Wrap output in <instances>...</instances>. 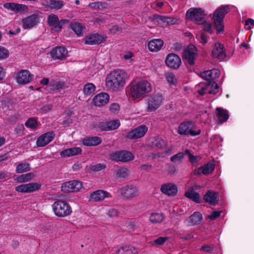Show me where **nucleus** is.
<instances>
[{"mask_svg":"<svg viewBox=\"0 0 254 254\" xmlns=\"http://www.w3.org/2000/svg\"><path fill=\"white\" fill-rule=\"evenodd\" d=\"M127 73L121 70H115L108 74L106 78L107 88L114 91L120 90L125 84Z\"/></svg>","mask_w":254,"mask_h":254,"instance_id":"obj_1","label":"nucleus"},{"mask_svg":"<svg viewBox=\"0 0 254 254\" xmlns=\"http://www.w3.org/2000/svg\"><path fill=\"white\" fill-rule=\"evenodd\" d=\"M228 6H221L216 9L213 14L214 26L218 34L223 33L224 30L222 22L225 14L228 12Z\"/></svg>","mask_w":254,"mask_h":254,"instance_id":"obj_2","label":"nucleus"},{"mask_svg":"<svg viewBox=\"0 0 254 254\" xmlns=\"http://www.w3.org/2000/svg\"><path fill=\"white\" fill-rule=\"evenodd\" d=\"M52 207L55 214L58 217L66 216L72 212L71 207L65 201H56L52 205Z\"/></svg>","mask_w":254,"mask_h":254,"instance_id":"obj_3","label":"nucleus"},{"mask_svg":"<svg viewBox=\"0 0 254 254\" xmlns=\"http://www.w3.org/2000/svg\"><path fill=\"white\" fill-rule=\"evenodd\" d=\"M130 94L133 98H139L145 93L151 91L150 84L147 81L138 82L132 85L130 88Z\"/></svg>","mask_w":254,"mask_h":254,"instance_id":"obj_4","label":"nucleus"},{"mask_svg":"<svg viewBox=\"0 0 254 254\" xmlns=\"http://www.w3.org/2000/svg\"><path fill=\"white\" fill-rule=\"evenodd\" d=\"M204 11L200 8H193L189 9L186 13V17L190 20L194 21L198 24L204 23Z\"/></svg>","mask_w":254,"mask_h":254,"instance_id":"obj_5","label":"nucleus"},{"mask_svg":"<svg viewBox=\"0 0 254 254\" xmlns=\"http://www.w3.org/2000/svg\"><path fill=\"white\" fill-rule=\"evenodd\" d=\"M197 49L192 44L189 45L183 52L182 58L186 59L190 65H194V60L198 56Z\"/></svg>","mask_w":254,"mask_h":254,"instance_id":"obj_6","label":"nucleus"},{"mask_svg":"<svg viewBox=\"0 0 254 254\" xmlns=\"http://www.w3.org/2000/svg\"><path fill=\"white\" fill-rule=\"evenodd\" d=\"M192 122L187 121L182 123L178 127V132L180 134L187 135L190 134L192 136L199 135L200 132V129L195 131L192 129Z\"/></svg>","mask_w":254,"mask_h":254,"instance_id":"obj_7","label":"nucleus"},{"mask_svg":"<svg viewBox=\"0 0 254 254\" xmlns=\"http://www.w3.org/2000/svg\"><path fill=\"white\" fill-rule=\"evenodd\" d=\"M122 196L126 199H131L138 195L137 188L133 185H127L120 189Z\"/></svg>","mask_w":254,"mask_h":254,"instance_id":"obj_8","label":"nucleus"},{"mask_svg":"<svg viewBox=\"0 0 254 254\" xmlns=\"http://www.w3.org/2000/svg\"><path fill=\"white\" fill-rule=\"evenodd\" d=\"M166 65L174 69H178L182 64L180 57L175 53L169 54L165 59Z\"/></svg>","mask_w":254,"mask_h":254,"instance_id":"obj_9","label":"nucleus"},{"mask_svg":"<svg viewBox=\"0 0 254 254\" xmlns=\"http://www.w3.org/2000/svg\"><path fill=\"white\" fill-rule=\"evenodd\" d=\"M163 100V96L159 94L150 97L148 99V111L149 112L155 111L160 106Z\"/></svg>","mask_w":254,"mask_h":254,"instance_id":"obj_10","label":"nucleus"},{"mask_svg":"<svg viewBox=\"0 0 254 254\" xmlns=\"http://www.w3.org/2000/svg\"><path fill=\"white\" fill-rule=\"evenodd\" d=\"M41 183H28L22 184L15 188V190L23 193H29L40 190L41 188Z\"/></svg>","mask_w":254,"mask_h":254,"instance_id":"obj_11","label":"nucleus"},{"mask_svg":"<svg viewBox=\"0 0 254 254\" xmlns=\"http://www.w3.org/2000/svg\"><path fill=\"white\" fill-rule=\"evenodd\" d=\"M82 187L81 182L73 180L65 182L62 186V190L65 192H76L79 191Z\"/></svg>","mask_w":254,"mask_h":254,"instance_id":"obj_12","label":"nucleus"},{"mask_svg":"<svg viewBox=\"0 0 254 254\" xmlns=\"http://www.w3.org/2000/svg\"><path fill=\"white\" fill-rule=\"evenodd\" d=\"M147 130L148 128L145 125H140L129 131L127 136V138L130 139L140 138L145 135Z\"/></svg>","mask_w":254,"mask_h":254,"instance_id":"obj_13","label":"nucleus"},{"mask_svg":"<svg viewBox=\"0 0 254 254\" xmlns=\"http://www.w3.org/2000/svg\"><path fill=\"white\" fill-rule=\"evenodd\" d=\"M40 15L38 12L23 19V27L24 29L31 28L35 26L38 22Z\"/></svg>","mask_w":254,"mask_h":254,"instance_id":"obj_14","label":"nucleus"},{"mask_svg":"<svg viewBox=\"0 0 254 254\" xmlns=\"http://www.w3.org/2000/svg\"><path fill=\"white\" fill-rule=\"evenodd\" d=\"M106 36H102L98 33L91 34L85 38V44L89 45H99L106 41Z\"/></svg>","mask_w":254,"mask_h":254,"instance_id":"obj_15","label":"nucleus"},{"mask_svg":"<svg viewBox=\"0 0 254 254\" xmlns=\"http://www.w3.org/2000/svg\"><path fill=\"white\" fill-rule=\"evenodd\" d=\"M33 75L28 70L22 69L16 75V80L18 83L25 84L30 82L33 79Z\"/></svg>","mask_w":254,"mask_h":254,"instance_id":"obj_16","label":"nucleus"},{"mask_svg":"<svg viewBox=\"0 0 254 254\" xmlns=\"http://www.w3.org/2000/svg\"><path fill=\"white\" fill-rule=\"evenodd\" d=\"M212 56L213 58L222 61L226 57L224 46L220 43H216L214 45V48L212 51Z\"/></svg>","mask_w":254,"mask_h":254,"instance_id":"obj_17","label":"nucleus"},{"mask_svg":"<svg viewBox=\"0 0 254 254\" xmlns=\"http://www.w3.org/2000/svg\"><path fill=\"white\" fill-rule=\"evenodd\" d=\"M215 166V161L214 160H212V161L209 162L195 170L194 174L195 175H200L201 174L208 175L213 171Z\"/></svg>","mask_w":254,"mask_h":254,"instance_id":"obj_18","label":"nucleus"},{"mask_svg":"<svg viewBox=\"0 0 254 254\" xmlns=\"http://www.w3.org/2000/svg\"><path fill=\"white\" fill-rule=\"evenodd\" d=\"M55 136L53 131L46 132L39 136L36 141L38 147H43L51 142Z\"/></svg>","mask_w":254,"mask_h":254,"instance_id":"obj_19","label":"nucleus"},{"mask_svg":"<svg viewBox=\"0 0 254 254\" xmlns=\"http://www.w3.org/2000/svg\"><path fill=\"white\" fill-rule=\"evenodd\" d=\"M161 190L162 193L170 196H174L178 192V187L177 185L173 183H167L162 185Z\"/></svg>","mask_w":254,"mask_h":254,"instance_id":"obj_20","label":"nucleus"},{"mask_svg":"<svg viewBox=\"0 0 254 254\" xmlns=\"http://www.w3.org/2000/svg\"><path fill=\"white\" fill-rule=\"evenodd\" d=\"M109 100V94L105 92H102L96 95L93 98V102L96 106L101 107L105 105Z\"/></svg>","mask_w":254,"mask_h":254,"instance_id":"obj_21","label":"nucleus"},{"mask_svg":"<svg viewBox=\"0 0 254 254\" xmlns=\"http://www.w3.org/2000/svg\"><path fill=\"white\" fill-rule=\"evenodd\" d=\"M203 200L212 205H215L219 201L218 193L210 190H208L203 196Z\"/></svg>","mask_w":254,"mask_h":254,"instance_id":"obj_22","label":"nucleus"},{"mask_svg":"<svg viewBox=\"0 0 254 254\" xmlns=\"http://www.w3.org/2000/svg\"><path fill=\"white\" fill-rule=\"evenodd\" d=\"M52 57L56 60H63L67 54L66 49L63 47H58L53 49L50 52Z\"/></svg>","mask_w":254,"mask_h":254,"instance_id":"obj_23","label":"nucleus"},{"mask_svg":"<svg viewBox=\"0 0 254 254\" xmlns=\"http://www.w3.org/2000/svg\"><path fill=\"white\" fill-rule=\"evenodd\" d=\"M111 159H134L132 153L127 150L116 151L110 154Z\"/></svg>","mask_w":254,"mask_h":254,"instance_id":"obj_24","label":"nucleus"},{"mask_svg":"<svg viewBox=\"0 0 254 254\" xmlns=\"http://www.w3.org/2000/svg\"><path fill=\"white\" fill-rule=\"evenodd\" d=\"M184 195L195 203H201L202 202L199 194L194 191L193 188H190L188 190L185 192Z\"/></svg>","mask_w":254,"mask_h":254,"instance_id":"obj_25","label":"nucleus"},{"mask_svg":"<svg viewBox=\"0 0 254 254\" xmlns=\"http://www.w3.org/2000/svg\"><path fill=\"white\" fill-rule=\"evenodd\" d=\"M164 44V41L161 39H153L148 43V48L151 52L159 51Z\"/></svg>","mask_w":254,"mask_h":254,"instance_id":"obj_26","label":"nucleus"},{"mask_svg":"<svg viewBox=\"0 0 254 254\" xmlns=\"http://www.w3.org/2000/svg\"><path fill=\"white\" fill-rule=\"evenodd\" d=\"M109 193L103 190H98L90 194V197L91 199L95 201H100L108 196Z\"/></svg>","mask_w":254,"mask_h":254,"instance_id":"obj_27","label":"nucleus"},{"mask_svg":"<svg viewBox=\"0 0 254 254\" xmlns=\"http://www.w3.org/2000/svg\"><path fill=\"white\" fill-rule=\"evenodd\" d=\"M101 142V138L98 136L89 137L82 140L83 144L86 146H96Z\"/></svg>","mask_w":254,"mask_h":254,"instance_id":"obj_28","label":"nucleus"},{"mask_svg":"<svg viewBox=\"0 0 254 254\" xmlns=\"http://www.w3.org/2000/svg\"><path fill=\"white\" fill-rule=\"evenodd\" d=\"M45 4L52 9H59L64 5V2L62 0H47Z\"/></svg>","mask_w":254,"mask_h":254,"instance_id":"obj_29","label":"nucleus"},{"mask_svg":"<svg viewBox=\"0 0 254 254\" xmlns=\"http://www.w3.org/2000/svg\"><path fill=\"white\" fill-rule=\"evenodd\" d=\"M202 219L201 214L199 212H195L189 217V222L191 225H197L200 223Z\"/></svg>","mask_w":254,"mask_h":254,"instance_id":"obj_30","label":"nucleus"},{"mask_svg":"<svg viewBox=\"0 0 254 254\" xmlns=\"http://www.w3.org/2000/svg\"><path fill=\"white\" fill-rule=\"evenodd\" d=\"M185 156H187L189 159H197L198 157V156H194L190 153L189 149H186L184 151L173 155L170 159H183Z\"/></svg>","mask_w":254,"mask_h":254,"instance_id":"obj_31","label":"nucleus"},{"mask_svg":"<svg viewBox=\"0 0 254 254\" xmlns=\"http://www.w3.org/2000/svg\"><path fill=\"white\" fill-rule=\"evenodd\" d=\"M165 219L162 213H152L149 217V220L152 223H161Z\"/></svg>","mask_w":254,"mask_h":254,"instance_id":"obj_32","label":"nucleus"},{"mask_svg":"<svg viewBox=\"0 0 254 254\" xmlns=\"http://www.w3.org/2000/svg\"><path fill=\"white\" fill-rule=\"evenodd\" d=\"M216 110L219 121L221 123H223L228 120L229 115L226 110L220 108H216Z\"/></svg>","mask_w":254,"mask_h":254,"instance_id":"obj_33","label":"nucleus"},{"mask_svg":"<svg viewBox=\"0 0 254 254\" xmlns=\"http://www.w3.org/2000/svg\"><path fill=\"white\" fill-rule=\"evenodd\" d=\"M204 84L206 85L207 89L211 86V89L208 91V94H216L218 92L219 86L214 80H211L210 81H206L204 83Z\"/></svg>","mask_w":254,"mask_h":254,"instance_id":"obj_34","label":"nucleus"},{"mask_svg":"<svg viewBox=\"0 0 254 254\" xmlns=\"http://www.w3.org/2000/svg\"><path fill=\"white\" fill-rule=\"evenodd\" d=\"M171 162L166 164V171L169 175H174L177 172V169L175 165L176 160H171Z\"/></svg>","mask_w":254,"mask_h":254,"instance_id":"obj_35","label":"nucleus"},{"mask_svg":"<svg viewBox=\"0 0 254 254\" xmlns=\"http://www.w3.org/2000/svg\"><path fill=\"white\" fill-rule=\"evenodd\" d=\"M69 27L76 33L78 36H80L82 34L83 29L85 27L83 26L79 23H71L69 25Z\"/></svg>","mask_w":254,"mask_h":254,"instance_id":"obj_36","label":"nucleus"},{"mask_svg":"<svg viewBox=\"0 0 254 254\" xmlns=\"http://www.w3.org/2000/svg\"><path fill=\"white\" fill-rule=\"evenodd\" d=\"M137 253L136 250L134 248H133V251L132 248L130 247H122L119 249L116 253V254H135Z\"/></svg>","mask_w":254,"mask_h":254,"instance_id":"obj_37","label":"nucleus"},{"mask_svg":"<svg viewBox=\"0 0 254 254\" xmlns=\"http://www.w3.org/2000/svg\"><path fill=\"white\" fill-rule=\"evenodd\" d=\"M34 177V173H29L18 176L16 178V180L19 183L26 182L30 181Z\"/></svg>","mask_w":254,"mask_h":254,"instance_id":"obj_38","label":"nucleus"},{"mask_svg":"<svg viewBox=\"0 0 254 254\" xmlns=\"http://www.w3.org/2000/svg\"><path fill=\"white\" fill-rule=\"evenodd\" d=\"M89 6L94 9H103L107 8L108 4L105 2H95L90 3Z\"/></svg>","mask_w":254,"mask_h":254,"instance_id":"obj_39","label":"nucleus"},{"mask_svg":"<svg viewBox=\"0 0 254 254\" xmlns=\"http://www.w3.org/2000/svg\"><path fill=\"white\" fill-rule=\"evenodd\" d=\"M30 170L29 164L27 162L19 164L16 168V171L18 173H22L28 171Z\"/></svg>","mask_w":254,"mask_h":254,"instance_id":"obj_40","label":"nucleus"},{"mask_svg":"<svg viewBox=\"0 0 254 254\" xmlns=\"http://www.w3.org/2000/svg\"><path fill=\"white\" fill-rule=\"evenodd\" d=\"M93 128L97 131L110 130L108 122H100L98 124H95L93 126Z\"/></svg>","mask_w":254,"mask_h":254,"instance_id":"obj_41","label":"nucleus"},{"mask_svg":"<svg viewBox=\"0 0 254 254\" xmlns=\"http://www.w3.org/2000/svg\"><path fill=\"white\" fill-rule=\"evenodd\" d=\"M95 89V85L93 83H88L84 85L83 90L85 95H90L94 93Z\"/></svg>","mask_w":254,"mask_h":254,"instance_id":"obj_42","label":"nucleus"},{"mask_svg":"<svg viewBox=\"0 0 254 254\" xmlns=\"http://www.w3.org/2000/svg\"><path fill=\"white\" fill-rule=\"evenodd\" d=\"M58 21L59 18L57 15L55 14H51L48 16L47 22L49 26L55 27Z\"/></svg>","mask_w":254,"mask_h":254,"instance_id":"obj_43","label":"nucleus"},{"mask_svg":"<svg viewBox=\"0 0 254 254\" xmlns=\"http://www.w3.org/2000/svg\"><path fill=\"white\" fill-rule=\"evenodd\" d=\"M25 126L32 129H35L38 126L37 121L35 118H30L26 122Z\"/></svg>","mask_w":254,"mask_h":254,"instance_id":"obj_44","label":"nucleus"},{"mask_svg":"<svg viewBox=\"0 0 254 254\" xmlns=\"http://www.w3.org/2000/svg\"><path fill=\"white\" fill-rule=\"evenodd\" d=\"M49 86L51 90H59L64 86V82L59 81L56 83H50Z\"/></svg>","mask_w":254,"mask_h":254,"instance_id":"obj_45","label":"nucleus"},{"mask_svg":"<svg viewBox=\"0 0 254 254\" xmlns=\"http://www.w3.org/2000/svg\"><path fill=\"white\" fill-rule=\"evenodd\" d=\"M152 145L158 148L161 149L166 146V143L163 139L161 138H158L157 139H156L155 141L152 142Z\"/></svg>","mask_w":254,"mask_h":254,"instance_id":"obj_46","label":"nucleus"},{"mask_svg":"<svg viewBox=\"0 0 254 254\" xmlns=\"http://www.w3.org/2000/svg\"><path fill=\"white\" fill-rule=\"evenodd\" d=\"M69 22V20L67 19H62L60 21H58L56 26L54 27L55 31L56 32H59L61 30L64 25Z\"/></svg>","mask_w":254,"mask_h":254,"instance_id":"obj_47","label":"nucleus"},{"mask_svg":"<svg viewBox=\"0 0 254 254\" xmlns=\"http://www.w3.org/2000/svg\"><path fill=\"white\" fill-rule=\"evenodd\" d=\"M108 123L109 126L110 130L118 128L120 125V123L118 120L108 122Z\"/></svg>","mask_w":254,"mask_h":254,"instance_id":"obj_48","label":"nucleus"},{"mask_svg":"<svg viewBox=\"0 0 254 254\" xmlns=\"http://www.w3.org/2000/svg\"><path fill=\"white\" fill-rule=\"evenodd\" d=\"M9 51L3 47L0 46V60L6 59L9 56Z\"/></svg>","mask_w":254,"mask_h":254,"instance_id":"obj_49","label":"nucleus"},{"mask_svg":"<svg viewBox=\"0 0 254 254\" xmlns=\"http://www.w3.org/2000/svg\"><path fill=\"white\" fill-rule=\"evenodd\" d=\"M116 175L118 177L124 178L128 175L127 170L124 168L118 169Z\"/></svg>","mask_w":254,"mask_h":254,"instance_id":"obj_50","label":"nucleus"},{"mask_svg":"<svg viewBox=\"0 0 254 254\" xmlns=\"http://www.w3.org/2000/svg\"><path fill=\"white\" fill-rule=\"evenodd\" d=\"M211 72L209 70H204L201 72L199 76L202 78L204 79L206 81H210L211 79Z\"/></svg>","mask_w":254,"mask_h":254,"instance_id":"obj_51","label":"nucleus"},{"mask_svg":"<svg viewBox=\"0 0 254 254\" xmlns=\"http://www.w3.org/2000/svg\"><path fill=\"white\" fill-rule=\"evenodd\" d=\"M168 239V238L167 237H159L153 242V244L159 246L162 245Z\"/></svg>","mask_w":254,"mask_h":254,"instance_id":"obj_52","label":"nucleus"},{"mask_svg":"<svg viewBox=\"0 0 254 254\" xmlns=\"http://www.w3.org/2000/svg\"><path fill=\"white\" fill-rule=\"evenodd\" d=\"M166 79L167 81L171 84H175L176 82V79L175 75L172 72L168 73L166 74Z\"/></svg>","mask_w":254,"mask_h":254,"instance_id":"obj_53","label":"nucleus"},{"mask_svg":"<svg viewBox=\"0 0 254 254\" xmlns=\"http://www.w3.org/2000/svg\"><path fill=\"white\" fill-rule=\"evenodd\" d=\"M221 212L222 211H214L210 215H208L207 218L211 220H214L220 216Z\"/></svg>","mask_w":254,"mask_h":254,"instance_id":"obj_54","label":"nucleus"},{"mask_svg":"<svg viewBox=\"0 0 254 254\" xmlns=\"http://www.w3.org/2000/svg\"><path fill=\"white\" fill-rule=\"evenodd\" d=\"M211 72V80H214L215 79L218 78L219 76L220 71L219 70L213 68L211 70H209Z\"/></svg>","mask_w":254,"mask_h":254,"instance_id":"obj_55","label":"nucleus"},{"mask_svg":"<svg viewBox=\"0 0 254 254\" xmlns=\"http://www.w3.org/2000/svg\"><path fill=\"white\" fill-rule=\"evenodd\" d=\"M82 149L80 147H72L69 148L70 156L81 154Z\"/></svg>","mask_w":254,"mask_h":254,"instance_id":"obj_56","label":"nucleus"},{"mask_svg":"<svg viewBox=\"0 0 254 254\" xmlns=\"http://www.w3.org/2000/svg\"><path fill=\"white\" fill-rule=\"evenodd\" d=\"M106 168V165L104 164H98L91 165L90 169L94 171H100Z\"/></svg>","mask_w":254,"mask_h":254,"instance_id":"obj_57","label":"nucleus"},{"mask_svg":"<svg viewBox=\"0 0 254 254\" xmlns=\"http://www.w3.org/2000/svg\"><path fill=\"white\" fill-rule=\"evenodd\" d=\"M177 21L178 19L175 18L166 16V20H165V23H166L167 25H172L177 23Z\"/></svg>","mask_w":254,"mask_h":254,"instance_id":"obj_58","label":"nucleus"},{"mask_svg":"<svg viewBox=\"0 0 254 254\" xmlns=\"http://www.w3.org/2000/svg\"><path fill=\"white\" fill-rule=\"evenodd\" d=\"M203 30L206 32H208L210 33H212L211 30V24L210 23H207L205 21L204 23H203Z\"/></svg>","mask_w":254,"mask_h":254,"instance_id":"obj_59","label":"nucleus"},{"mask_svg":"<svg viewBox=\"0 0 254 254\" xmlns=\"http://www.w3.org/2000/svg\"><path fill=\"white\" fill-rule=\"evenodd\" d=\"M199 85V86H202L201 89L198 90L197 92L199 95L203 96L206 92V91L208 89L207 88L206 85L204 84V83H200Z\"/></svg>","mask_w":254,"mask_h":254,"instance_id":"obj_60","label":"nucleus"},{"mask_svg":"<svg viewBox=\"0 0 254 254\" xmlns=\"http://www.w3.org/2000/svg\"><path fill=\"white\" fill-rule=\"evenodd\" d=\"M16 3H5L4 4L3 6L5 8L16 11Z\"/></svg>","mask_w":254,"mask_h":254,"instance_id":"obj_61","label":"nucleus"},{"mask_svg":"<svg viewBox=\"0 0 254 254\" xmlns=\"http://www.w3.org/2000/svg\"><path fill=\"white\" fill-rule=\"evenodd\" d=\"M52 105H47L41 108L40 111L42 113H46L48 112L51 111L52 110Z\"/></svg>","mask_w":254,"mask_h":254,"instance_id":"obj_62","label":"nucleus"},{"mask_svg":"<svg viewBox=\"0 0 254 254\" xmlns=\"http://www.w3.org/2000/svg\"><path fill=\"white\" fill-rule=\"evenodd\" d=\"M200 250L206 253H212L214 249L211 246L204 245L201 247Z\"/></svg>","mask_w":254,"mask_h":254,"instance_id":"obj_63","label":"nucleus"},{"mask_svg":"<svg viewBox=\"0 0 254 254\" xmlns=\"http://www.w3.org/2000/svg\"><path fill=\"white\" fill-rule=\"evenodd\" d=\"M120 108V105L117 103H114L111 105L110 107V110L113 113H115L116 111L119 110Z\"/></svg>","mask_w":254,"mask_h":254,"instance_id":"obj_64","label":"nucleus"}]
</instances>
